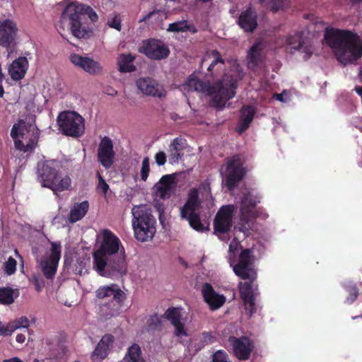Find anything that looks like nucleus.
I'll use <instances>...</instances> for the list:
<instances>
[{"label": "nucleus", "mask_w": 362, "mask_h": 362, "mask_svg": "<svg viewBox=\"0 0 362 362\" xmlns=\"http://www.w3.org/2000/svg\"><path fill=\"white\" fill-rule=\"evenodd\" d=\"M253 252L250 249H244L239 255L238 262L233 267L234 273L244 280H256L257 271L254 268Z\"/></svg>", "instance_id": "9d476101"}, {"label": "nucleus", "mask_w": 362, "mask_h": 362, "mask_svg": "<svg viewBox=\"0 0 362 362\" xmlns=\"http://www.w3.org/2000/svg\"><path fill=\"white\" fill-rule=\"evenodd\" d=\"M19 292L17 289L11 287L0 288V304L11 305L18 297Z\"/></svg>", "instance_id": "c9c22d12"}, {"label": "nucleus", "mask_w": 362, "mask_h": 362, "mask_svg": "<svg viewBox=\"0 0 362 362\" xmlns=\"http://www.w3.org/2000/svg\"><path fill=\"white\" fill-rule=\"evenodd\" d=\"M325 40L337 59L344 65L353 64L362 57V40L351 30L326 28Z\"/></svg>", "instance_id": "f03ea898"}, {"label": "nucleus", "mask_w": 362, "mask_h": 362, "mask_svg": "<svg viewBox=\"0 0 362 362\" xmlns=\"http://www.w3.org/2000/svg\"><path fill=\"white\" fill-rule=\"evenodd\" d=\"M211 55L214 57V60L211 62V63L209 64L207 71L209 72L212 71V70L214 69V67L218 65V64H221L223 65L225 64L224 60L223 59L220 52L217 50H213L211 52Z\"/></svg>", "instance_id": "c03bdc74"}, {"label": "nucleus", "mask_w": 362, "mask_h": 362, "mask_svg": "<svg viewBox=\"0 0 362 362\" xmlns=\"http://www.w3.org/2000/svg\"><path fill=\"white\" fill-rule=\"evenodd\" d=\"M175 179V174L163 175L153 187L156 195L163 199L170 198L176 185Z\"/></svg>", "instance_id": "412c9836"}, {"label": "nucleus", "mask_w": 362, "mask_h": 362, "mask_svg": "<svg viewBox=\"0 0 362 362\" xmlns=\"http://www.w3.org/2000/svg\"><path fill=\"white\" fill-rule=\"evenodd\" d=\"M199 342L194 344L196 351H200L207 345L215 343L216 337L210 332H204L199 337Z\"/></svg>", "instance_id": "4c0bfd02"}, {"label": "nucleus", "mask_w": 362, "mask_h": 362, "mask_svg": "<svg viewBox=\"0 0 362 362\" xmlns=\"http://www.w3.org/2000/svg\"><path fill=\"white\" fill-rule=\"evenodd\" d=\"M29 132L23 119H19L14 124L11 130V136L13 139L15 148L24 153L31 152L35 148V141L29 139L27 141L25 134Z\"/></svg>", "instance_id": "f8f14e48"}, {"label": "nucleus", "mask_w": 362, "mask_h": 362, "mask_svg": "<svg viewBox=\"0 0 362 362\" xmlns=\"http://www.w3.org/2000/svg\"><path fill=\"white\" fill-rule=\"evenodd\" d=\"M359 77H360L361 81H362V66H361L360 72H359Z\"/></svg>", "instance_id": "680f3d73"}, {"label": "nucleus", "mask_w": 362, "mask_h": 362, "mask_svg": "<svg viewBox=\"0 0 362 362\" xmlns=\"http://www.w3.org/2000/svg\"><path fill=\"white\" fill-rule=\"evenodd\" d=\"M286 43L291 49L298 50L304 53L303 59H308L313 53V47L310 43L303 40L302 33L296 32L293 35H289L286 39Z\"/></svg>", "instance_id": "393cba45"}, {"label": "nucleus", "mask_w": 362, "mask_h": 362, "mask_svg": "<svg viewBox=\"0 0 362 362\" xmlns=\"http://www.w3.org/2000/svg\"><path fill=\"white\" fill-rule=\"evenodd\" d=\"M108 25L110 28H115L119 31L121 30L120 18L116 16L108 22Z\"/></svg>", "instance_id": "864d4df0"}, {"label": "nucleus", "mask_w": 362, "mask_h": 362, "mask_svg": "<svg viewBox=\"0 0 362 362\" xmlns=\"http://www.w3.org/2000/svg\"><path fill=\"white\" fill-rule=\"evenodd\" d=\"M70 61L73 64L81 68L83 71L91 75L100 74L103 69L99 62L88 57L71 54L70 55Z\"/></svg>", "instance_id": "5701e85b"}, {"label": "nucleus", "mask_w": 362, "mask_h": 362, "mask_svg": "<svg viewBox=\"0 0 362 362\" xmlns=\"http://www.w3.org/2000/svg\"><path fill=\"white\" fill-rule=\"evenodd\" d=\"M97 177L98 178L97 191L101 193L104 197H106L107 192L110 189V187L99 172L97 173Z\"/></svg>", "instance_id": "a18cd8bd"}, {"label": "nucleus", "mask_w": 362, "mask_h": 362, "mask_svg": "<svg viewBox=\"0 0 362 362\" xmlns=\"http://www.w3.org/2000/svg\"><path fill=\"white\" fill-rule=\"evenodd\" d=\"M59 130L65 136L78 138L85 132L84 118L75 111H62L57 118Z\"/></svg>", "instance_id": "6e6552de"}, {"label": "nucleus", "mask_w": 362, "mask_h": 362, "mask_svg": "<svg viewBox=\"0 0 362 362\" xmlns=\"http://www.w3.org/2000/svg\"><path fill=\"white\" fill-rule=\"evenodd\" d=\"M266 0H259L260 2H264Z\"/></svg>", "instance_id": "338daca9"}, {"label": "nucleus", "mask_w": 362, "mask_h": 362, "mask_svg": "<svg viewBox=\"0 0 362 362\" xmlns=\"http://www.w3.org/2000/svg\"><path fill=\"white\" fill-rule=\"evenodd\" d=\"M134 59L131 54H121L117 60L118 70L122 73L134 71L136 70V66L133 64Z\"/></svg>", "instance_id": "f704fd0d"}, {"label": "nucleus", "mask_w": 362, "mask_h": 362, "mask_svg": "<svg viewBox=\"0 0 362 362\" xmlns=\"http://www.w3.org/2000/svg\"><path fill=\"white\" fill-rule=\"evenodd\" d=\"M228 341L233 347L234 356L239 361L248 360L255 348L253 340L246 336H242L240 337L230 336Z\"/></svg>", "instance_id": "2eb2a0df"}, {"label": "nucleus", "mask_w": 362, "mask_h": 362, "mask_svg": "<svg viewBox=\"0 0 362 362\" xmlns=\"http://www.w3.org/2000/svg\"><path fill=\"white\" fill-rule=\"evenodd\" d=\"M350 1L354 4H358V3H360L361 1H362V0H350Z\"/></svg>", "instance_id": "052dcab7"}, {"label": "nucleus", "mask_w": 362, "mask_h": 362, "mask_svg": "<svg viewBox=\"0 0 362 362\" xmlns=\"http://www.w3.org/2000/svg\"><path fill=\"white\" fill-rule=\"evenodd\" d=\"M38 141V133L36 132V143Z\"/></svg>", "instance_id": "0e129e2a"}, {"label": "nucleus", "mask_w": 362, "mask_h": 362, "mask_svg": "<svg viewBox=\"0 0 362 362\" xmlns=\"http://www.w3.org/2000/svg\"><path fill=\"white\" fill-rule=\"evenodd\" d=\"M13 327L10 325V322L5 325L0 321V336H10L13 332Z\"/></svg>", "instance_id": "3c124183"}, {"label": "nucleus", "mask_w": 362, "mask_h": 362, "mask_svg": "<svg viewBox=\"0 0 362 362\" xmlns=\"http://www.w3.org/2000/svg\"><path fill=\"white\" fill-rule=\"evenodd\" d=\"M245 161L240 155H234L226 164L223 182L230 191L233 190L244 179L247 169Z\"/></svg>", "instance_id": "1a4fd4ad"}, {"label": "nucleus", "mask_w": 362, "mask_h": 362, "mask_svg": "<svg viewBox=\"0 0 362 362\" xmlns=\"http://www.w3.org/2000/svg\"><path fill=\"white\" fill-rule=\"evenodd\" d=\"M2 83H3V80L0 79V98H2L4 94V90Z\"/></svg>", "instance_id": "13d9d810"}, {"label": "nucleus", "mask_w": 362, "mask_h": 362, "mask_svg": "<svg viewBox=\"0 0 362 362\" xmlns=\"http://www.w3.org/2000/svg\"><path fill=\"white\" fill-rule=\"evenodd\" d=\"M89 209L88 201H83L81 203L75 204L71 208L69 220L71 223H75L81 220L87 214Z\"/></svg>", "instance_id": "2f4dec72"}, {"label": "nucleus", "mask_w": 362, "mask_h": 362, "mask_svg": "<svg viewBox=\"0 0 362 362\" xmlns=\"http://www.w3.org/2000/svg\"><path fill=\"white\" fill-rule=\"evenodd\" d=\"M114 341L115 337L111 334H105L103 336L91 354V360L98 362L104 360L108 356Z\"/></svg>", "instance_id": "a878e982"}, {"label": "nucleus", "mask_w": 362, "mask_h": 362, "mask_svg": "<svg viewBox=\"0 0 362 362\" xmlns=\"http://www.w3.org/2000/svg\"><path fill=\"white\" fill-rule=\"evenodd\" d=\"M255 281L248 280V281L240 282L238 285L245 313L250 317L259 309V305L256 303V297L259 295V292Z\"/></svg>", "instance_id": "9b49d317"}, {"label": "nucleus", "mask_w": 362, "mask_h": 362, "mask_svg": "<svg viewBox=\"0 0 362 362\" xmlns=\"http://www.w3.org/2000/svg\"><path fill=\"white\" fill-rule=\"evenodd\" d=\"M139 51L152 60L164 59L170 54V49L163 41L153 38L144 40Z\"/></svg>", "instance_id": "4468645a"}, {"label": "nucleus", "mask_w": 362, "mask_h": 362, "mask_svg": "<svg viewBox=\"0 0 362 362\" xmlns=\"http://www.w3.org/2000/svg\"><path fill=\"white\" fill-rule=\"evenodd\" d=\"M201 292L204 300L211 310H218L226 302V297L216 293L209 283H204L202 285Z\"/></svg>", "instance_id": "4be33fe9"}, {"label": "nucleus", "mask_w": 362, "mask_h": 362, "mask_svg": "<svg viewBox=\"0 0 362 362\" xmlns=\"http://www.w3.org/2000/svg\"><path fill=\"white\" fill-rule=\"evenodd\" d=\"M95 297L100 315L109 319L120 313L126 294L119 285L111 284L100 286L95 291Z\"/></svg>", "instance_id": "39448f33"}, {"label": "nucleus", "mask_w": 362, "mask_h": 362, "mask_svg": "<svg viewBox=\"0 0 362 362\" xmlns=\"http://www.w3.org/2000/svg\"><path fill=\"white\" fill-rule=\"evenodd\" d=\"M115 152L112 141L108 136H104L98 148V161L105 168L109 169L115 162Z\"/></svg>", "instance_id": "a211bd4d"}, {"label": "nucleus", "mask_w": 362, "mask_h": 362, "mask_svg": "<svg viewBox=\"0 0 362 362\" xmlns=\"http://www.w3.org/2000/svg\"><path fill=\"white\" fill-rule=\"evenodd\" d=\"M114 92H115V93H111V95H113L117 94V91H116V90H114Z\"/></svg>", "instance_id": "69168bd1"}, {"label": "nucleus", "mask_w": 362, "mask_h": 362, "mask_svg": "<svg viewBox=\"0 0 362 362\" xmlns=\"http://www.w3.org/2000/svg\"><path fill=\"white\" fill-rule=\"evenodd\" d=\"M134 235L137 240L140 242H146L151 240L155 235L156 230L151 228L143 226H133Z\"/></svg>", "instance_id": "e433bc0d"}, {"label": "nucleus", "mask_w": 362, "mask_h": 362, "mask_svg": "<svg viewBox=\"0 0 362 362\" xmlns=\"http://www.w3.org/2000/svg\"><path fill=\"white\" fill-rule=\"evenodd\" d=\"M188 220L189 223L192 228L197 231L202 232L204 230V227L201 222L200 216L194 211L189 212L187 214V217H182Z\"/></svg>", "instance_id": "ea45409f"}, {"label": "nucleus", "mask_w": 362, "mask_h": 362, "mask_svg": "<svg viewBox=\"0 0 362 362\" xmlns=\"http://www.w3.org/2000/svg\"><path fill=\"white\" fill-rule=\"evenodd\" d=\"M132 226L151 228L156 230V219L152 215V211L147 205L135 206L132 210Z\"/></svg>", "instance_id": "f3484780"}, {"label": "nucleus", "mask_w": 362, "mask_h": 362, "mask_svg": "<svg viewBox=\"0 0 362 362\" xmlns=\"http://www.w3.org/2000/svg\"><path fill=\"white\" fill-rule=\"evenodd\" d=\"M349 296L346 298V302L349 304L354 303L358 296V289L356 286H351L348 289Z\"/></svg>", "instance_id": "8fccbe9b"}, {"label": "nucleus", "mask_w": 362, "mask_h": 362, "mask_svg": "<svg viewBox=\"0 0 362 362\" xmlns=\"http://www.w3.org/2000/svg\"><path fill=\"white\" fill-rule=\"evenodd\" d=\"M119 362H146L142 356L141 347L137 344H133L127 349L123 359Z\"/></svg>", "instance_id": "72a5a7b5"}, {"label": "nucleus", "mask_w": 362, "mask_h": 362, "mask_svg": "<svg viewBox=\"0 0 362 362\" xmlns=\"http://www.w3.org/2000/svg\"><path fill=\"white\" fill-rule=\"evenodd\" d=\"M93 268L98 275L117 279L127 273L124 247L119 238L110 230L102 232V240L93 252Z\"/></svg>", "instance_id": "f257e3e1"}, {"label": "nucleus", "mask_w": 362, "mask_h": 362, "mask_svg": "<svg viewBox=\"0 0 362 362\" xmlns=\"http://www.w3.org/2000/svg\"><path fill=\"white\" fill-rule=\"evenodd\" d=\"M169 117L173 121H176V120L180 119L182 118L178 114H177L175 112L170 113Z\"/></svg>", "instance_id": "6e6d98bb"}, {"label": "nucleus", "mask_w": 362, "mask_h": 362, "mask_svg": "<svg viewBox=\"0 0 362 362\" xmlns=\"http://www.w3.org/2000/svg\"><path fill=\"white\" fill-rule=\"evenodd\" d=\"M257 202L256 199L251 198L249 195L243 198L240 209V215H242V219L244 220L246 216L255 218V209Z\"/></svg>", "instance_id": "7c9ffc66"}, {"label": "nucleus", "mask_w": 362, "mask_h": 362, "mask_svg": "<svg viewBox=\"0 0 362 362\" xmlns=\"http://www.w3.org/2000/svg\"><path fill=\"white\" fill-rule=\"evenodd\" d=\"M162 318L168 320L175 328L173 334L181 338L188 337L189 334L183 322L181 308L177 307L168 308L162 316L157 313L151 315L146 320V328L148 332L160 331L162 328Z\"/></svg>", "instance_id": "0eeeda50"}, {"label": "nucleus", "mask_w": 362, "mask_h": 362, "mask_svg": "<svg viewBox=\"0 0 362 362\" xmlns=\"http://www.w3.org/2000/svg\"><path fill=\"white\" fill-rule=\"evenodd\" d=\"M155 160L158 165H163L166 162V155L163 151H159L155 155Z\"/></svg>", "instance_id": "603ef678"}, {"label": "nucleus", "mask_w": 362, "mask_h": 362, "mask_svg": "<svg viewBox=\"0 0 362 362\" xmlns=\"http://www.w3.org/2000/svg\"><path fill=\"white\" fill-rule=\"evenodd\" d=\"M212 362H230V361L225 351L218 350L213 354Z\"/></svg>", "instance_id": "09e8293b"}, {"label": "nucleus", "mask_w": 362, "mask_h": 362, "mask_svg": "<svg viewBox=\"0 0 362 362\" xmlns=\"http://www.w3.org/2000/svg\"><path fill=\"white\" fill-rule=\"evenodd\" d=\"M255 109L251 105H243L240 110V119L237 127V132L243 134L250 127L255 115Z\"/></svg>", "instance_id": "bb28decb"}, {"label": "nucleus", "mask_w": 362, "mask_h": 362, "mask_svg": "<svg viewBox=\"0 0 362 362\" xmlns=\"http://www.w3.org/2000/svg\"><path fill=\"white\" fill-rule=\"evenodd\" d=\"M253 218L246 216L243 220L240 215V222L235 226V230L243 233L246 236L250 235L253 226Z\"/></svg>", "instance_id": "58836bf2"}, {"label": "nucleus", "mask_w": 362, "mask_h": 362, "mask_svg": "<svg viewBox=\"0 0 362 362\" xmlns=\"http://www.w3.org/2000/svg\"><path fill=\"white\" fill-rule=\"evenodd\" d=\"M4 362H23L18 357H13L9 359H6Z\"/></svg>", "instance_id": "4d7b16f0"}, {"label": "nucleus", "mask_w": 362, "mask_h": 362, "mask_svg": "<svg viewBox=\"0 0 362 362\" xmlns=\"http://www.w3.org/2000/svg\"><path fill=\"white\" fill-rule=\"evenodd\" d=\"M186 85L189 90H194L211 97L212 106L219 110H222L227 101L235 96L238 87L237 81L233 78L218 79L211 83L199 79L194 74L188 78Z\"/></svg>", "instance_id": "7ed1b4c3"}, {"label": "nucleus", "mask_w": 362, "mask_h": 362, "mask_svg": "<svg viewBox=\"0 0 362 362\" xmlns=\"http://www.w3.org/2000/svg\"><path fill=\"white\" fill-rule=\"evenodd\" d=\"M10 325L13 327V332L18 328H28L29 326V322L26 317H21L19 319L15 320L14 322H11Z\"/></svg>", "instance_id": "de8ad7c7"}, {"label": "nucleus", "mask_w": 362, "mask_h": 362, "mask_svg": "<svg viewBox=\"0 0 362 362\" xmlns=\"http://www.w3.org/2000/svg\"><path fill=\"white\" fill-rule=\"evenodd\" d=\"M238 25L245 33H253L257 28V13L251 6L242 11L237 21Z\"/></svg>", "instance_id": "b1692460"}, {"label": "nucleus", "mask_w": 362, "mask_h": 362, "mask_svg": "<svg viewBox=\"0 0 362 362\" xmlns=\"http://www.w3.org/2000/svg\"><path fill=\"white\" fill-rule=\"evenodd\" d=\"M290 5L289 0H270V9L273 11H278L287 8Z\"/></svg>", "instance_id": "a19ab883"}, {"label": "nucleus", "mask_w": 362, "mask_h": 362, "mask_svg": "<svg viewBox=\"0 0 362 362\" xmlns=\"http://www.w3.org/2000/svg\"><path fill=\"white\" fill-rule=\"evenodd\" d=\"M277 99L279 100H283V97L281 95H277Z\"/></svg>", "instance_id": "e2e57ef3"}, {"label": "nucleus", "mask_w": 362, "mask_h": 362, "mask_svg": "<svg viewBox=\"0 0 362 362\" xmlns=\"http://www.w3.org/2000/svg\"><path fill=\"white\" fill-rule=\"evenodd\" d=\"M263 47L260 43H255L250 49L247 60V66L250 69H255L262 62Z\"/></svg>", "instance_id": "c756f323"}, {"label": "nucleus", "mask_w": 362, "mask_h": 362, "mask_svg": "<svg viewBox=\"0 0 362 362\" xmlns=\"http://www.w3.org/2000/svg\"><path fill=\"white\" fill-rule=\"evenodd\" d=\"M18 27L11 19L0 21V46L8 49L15 44Z\"/></svg>", "instance_id": "6ab92c4d"}, {"label": "nucleus", "mask_w": 362, "mask_h": 362, "mask_svg": "<svg viewBox=\"0 0 362 362\" xmlns=\"http://www.w3.org/2000/svg\"><path fill=\"white\" fill-rule=\"evenodd\" d=\"M199 204V194L197 189L193 188L190 190L187 202L181 210V216L187 217L189 212L195 211Z\"/></svg>", "instance_id": "473e14b6"}, {"label": "nucleus", "mask_w": 362, "mask_h": 362, "mask_svg": "<svg viewBox=\"0 0 362 362\" xmlns=\"http://www.w3.org/2000/svg\"><path fill=\"white\" fill-rule=\"evenodd\" d=\"M16 260L13 257H9L4 265V271L5 274L8 276L13 274L16 271Z\"/></svg>", "instance_id": "37998d69"}, {"label": "nucleus", "mask_w": 362, "mask_h": 362, "mask_svg": "<svg viewBox=\"0 0 362 362\" xmlns=\"http://www.w3.org/2000/svg\"><path fill=\"white\" fill-rule=\"evenodd\" d=\"M61 162L47 160L38 162L37 165V180L44 187L51 189L54 193L67 190L71 187V180L68 175L61 177Z\"/></svg>", "instance_id": "423d86ee"}, {"label": "nucleus", "mask_w": 362, "mask_h": 362, "mask_svg": "<svg viewBox=\"0 0 362 362\" xmlns=\"http://www.w3.org/2000/svg\"><path fill=\"white\" fill-rule=\"evenodd\" d=\"M88 19L95 23L98 16L91 6L76 2L69 4L60 17L61 22L68 23L72 35L77 38L88 37Z\"/></svg>", "instance_id": "20e7f679"}, {"label": "nucleus", "mask_w": 362, "mask_h": 362, "mask_svg": "<svg viewBox=\"0 0 362 362\" xmlns=\"http://www.w3.org/2000/svg\"><path fill=\"white\" fill-rule=\"evenodd\" d=\"M237 207L233 204L222 206L214 219V233L217 235L230 231L233 225V216Z\"/></svg>", "instance_id": "ddd939ff"}, {"label": "nucleus", "mask_w": 362, "mask_h": 362, "mask_svg": "<svg viewBox=\"0 0 362 362\" xmlns=\"http://www.w3.org/2000/svg\"><path fill=\"white\" fill-rule=\"evenodd\" d=\"M155 13V11H152V12H150L148 13L144 18V20H148L150 18V17Z\"/></svg>", "instance_id": "bf43d9fd"}, {"label": "nucleus", "mask_w": 362, "mask_h": 362, "mask_svg": "<svg viewBox=\"0 0 362 362\" xmlns=\"http://www.w3.org/2000/svg\"><path fill=\"white\" fill-rule=\"evenodd\" d=\"M150 172L149 158L148 156L143 159L141 168V179L143 181H146Z\"/></svg>", "instance_id": "49530a36"}, {"label": "nucleus", "mask_w": 362, "mask_h": 362, "mask_svg": "<svg viewBox=\"0 0 362 362\" xmlns=\"http://www.w3.org/2000/svg\"><path fill=\"white\" fill-rule=\"evenodd\" d=\"M168 30L171 32L187 31L189 30V25L187 23L186 21H177L170 23Z\"/></svg>", "instance_id": "79ce46f5"}, {"label": "nucleus", "mask_w": 362, "mask_h": 362, "mask_svg": "<svg viewBox=\"0 0 362 362\" xmlns=\"http://www.w3.org/2000/svg\"><path fill=\"white\" fill-rule=\"evenodd\" d=\"M28 67L26 57H20L15 59L8 68V73L13 81H19L24 78Z\"/></svg>", "instance_id": "cd10ccee"}, {"label": "nucleus", "mask_w": 362, "mask_h": 362, "mask_svg": "<svg viewBox=\"0 0 362 362\" xmlns=\"http://www.w3.org/2000/svg\"><path fill=\"white\" fill-rule=\"evenodd\" d=\"M186 145V140L182 138L176 137L172 141L169 146L170 163H177L182 159Z\"/></svg>", "instance_id": "c85d7f7f"}, {"label": "nucleus", "mask_w": 362, "mask_h": 362, "mask_svg": "<svg viewBox=\"0 0 362 362\" xmlns=\"http://www.w3.org/2000/svg\"><path fill=\"white\" fill-rule=\"evenodd\" d=\"M16 340L18 343H23L25 340V336L23 334H18L16 337Z\"/></svg>", "instance_id": "5fc2aeb1"}, {"label": "nucleus", "mask_w": 362, "mask_h": 362, "mask_svg": "<svg viewBox=\"0 0 362 362\" xmlns=\"http://www.w3.org/2000/svg\"><path fill=\"white\" fill-rule=\"evenodd\" d=\"M137 88L146 95L163 98L165 93L163 88L154 79L150 77L140 78L136 81Z\"/></svg>", "instance_id": "aec40b11"}, {"label": "nucleus", "mask_w": 362, "mask_h": 362, "mask_svg": "<svg viewBox=\"0 0 362 362\" xmlns=\"http://www.w3.org/2000/svg\"><path fill=\"white\" fill-rule=\"evenodd\" d=\"M60 258V243L52 242L49 256L41 262L42 271L46 279H52L54 276Z\"/></svg>", "instance_id": "dca6fc26"}]
</instances>
